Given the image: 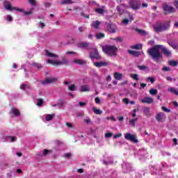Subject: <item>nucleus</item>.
Segmentation results:
<instances>
[{
	"label": "nucleus",
	"instance_id": "nucleus-16",
	"mask_svg": "<svg viewBox=\"0 0 178 178\" xmlns=\"http://www.w3.org/2000/svg\"><path fill=\"white\" fill-rule=\"evenodd\" d=\"M47 63L50 65H53V66H59V65H62V61H55L54 60L49 59L47 60Z\"/></svg>",
	"mask_w": 178,
	"mask_h": 178
},
{
	"label": "nucleus",
	"instance_id": "nucleus-19",
	"mask_svg": "<svg viewBox=\"0 0 178 178\" xmlns=\"http://www.w3.org/2000/svg\"><path fill=\"white\" fill-rule=\"evenodd\" d=\"M95 12L99 15H104L105 13V6H102V8H95Z\"/></svg>",
	"mask_w": 178,
	"mask_h": 178
},
{
	"label": "nucleus",
	"instance_id": "nucleus-32",
	"mask_svg": "<svg viewBox=\"0 0 178 178\" xmlns=\"http://www.w3.org/2000/svg\"><path fill=\"white\" fill-rule=\"evenodd\" d=\"M137 120H138V118H134V119L130 120H129L130 126H131L132 127H136V122H137Z\"/></svg>",
	"mask_w": 178,
	"mask_h": 178
},
{
	"label": "nucleus",
	"instance_id": "nucleus-7",
	"mask_svg": "<svg viewBox=\"0 0 178 178\" xmlns=\"http://www.w3.org/2000/svg\"><path fill=\"white\" fill-rule=\"evenodd\" d=\"M124 138L125 140H128L129 141H131L132 143H138V140H137V136L130 133L125 134Z\"/></svg>",
	"mask_w": 178,
	"mask_h": 178
},
{
	"label": "nucleus",
	"instance_id": "nucleus-9",
	"mask_svg": "<svg viewBox=\"0 0 178 178\" xmlns=\"http://www.w3.org/2000/svg\"><path fill=\"white\" fill-rule=\"evenodd\" d=\"M90 59H101V56L99 55V53H98V50L97 49H94L92 52L89 54Z\"/></svg>",
	"mask_w": 178,
	"mask_h": 178
},
{
	"label": "nucleus",
	"instance_id": "nucleus-31",
	"mask_svg": "<svg viewBox=\"0 0 178 178\" xmlns=\"http://www.w3.org/2000/svg\"><path fill=\"white\" fill-rule=\"evenodd\" d=\"M168 44L170 47H172V48H173V49H177V48H178L177 44L176 43H175V42H173V41H169Z\"/></svg>",
	"mask_w": 178,
	"mask_h": 178
},
{
	"label": "nucleus",
	"instance_id": "nucleus-1",
	"mask_svg": "<svg viewBox=\"0 0 178 178\" xmlns=\"http://www.w3.org/2000/svg\"><path fill=\"white\" fill-rule=\"evenodd\" d=\"M161 48H162V45L158 44L147 50V54H149V56H151L154 60H156V62H158L159 59H162V54L159 51Z\"/></svg>",
	"mask_w": 178,
	"mask_h": 178
},
{
	"label": "nucleus",
	"instance_id": "nucleus-41",
	"mask_svg": "<svg viewBox=\"0 0 178 178\" xmlns=\"http://www.w3.org/2000/svg\"><path fill=\"white\" fill-rule=\"evenodd\" d=\"M138 69H139V70H147V69H148V67H147L146 65H138Z\"/></svg>",
	"mask_w": 178,
	"mask_h": 178
},
{
	"label": "nucleus",
	"instance_id": "nucleus-30",
	"mask_svg": "<svg viewBox=\"0 0 178 178\" xmlns=\"http://www.w3.org/2000/svg\"><path fill=\"white\" fill-rule=\"evenodd\" d=\"M168 91L169 92H172V94H175V95H178V91L176 90V88H169L168 89Z\"/></svg>",
	"mask_w": 178,
	"mask_h": 178
},
{
	"label": "nucleus",
	"instance_id": "nucleus-63",
	"mask_svg": "<svg viewBox=\"0 0 178 178\" xmlns=\"http://www.w3.org/2000/svg\"><path fill=\"white\" fill-rule=\"evenodd\" d=\"M79 106H86V104L85 102H79Z\"/></svg>",
	"mask_w": 178,
	"mask_h": 178
},
{
	"label": "nucleus",
	"instance_id": "nucleus-4",
	"mask_svg": "<svg viewBox=\"0 0 178 178\" xmlns=\"http://www.w3.org/2000/svg\"><path fill=\"white\" fill-rule=\"evenodd\" d=\"M3 6L6 10H17V12H22V10L17 7H12V4L9 1H4Z\"/></svg>",
	"mask_w": 178,
	"mask_h": 178
},
{
	"label": "nucleus",
	"instance_id": "nucleus-20",
	"mask_svg": "<svg viewBox=\"0 0 178 178\" xmlns=\"http://www.w3.org/2000/svg\"><path fill=\"white\" fill-rule=\"evenodd\" d=\"M9 139H10V143H15L17 140V138L16 136H8L4 138L3 141H9Z\"/></svg>",
	"mask_w": 178,
	"mask_h": 178
},
{
	"label": "nucleus",
	"instance_id": "nucleus-57",
	"mask_svg": "<svg viewBox=\"0 0 178 178\" xmlns=\"http://www.w3.org/2000/svg\"><path fill=\"white\" fill-rule=\"evenodd\" d=\"M81 47H82V48H87V47H88V43H81Z\"/></svg>",
	"mask_w": 178,
	"mask_h": 178
},
{
	"label": "nucleus",
	"instance_id": "nucleus-33",
	"mask_svg": "<svg viewBox=\"0 0 178 178\" xmlns=\"http://www.w3.org/2000/svg\"><path fill=\"white\" fill-rule=\"evenodd\" d=\"M131 48L132 49H142L143 48V44H135L134 46H131Z\"/></svg>",
	"mask_w": 178,
	"mask_h": 178
},
{
	"label": "nucleus",
	"instance_id": "nucleus-46",
	"mask_svg": "<svg viewBox=\"0 0 178 178\" xmlns=\"http://www.w3.org/2000/svg\"><path fill=\"white\" fill-rule=\"evenodd\" d=\"M167 81H169L170 83H172V81H176V79L172 78V76H167L166 77Z\"/></svg>",
	"mask_w": 178,
	"mask_h": 178
},
{
	"label": "nucleus",
	"instance_id": "nucleus-11",
	"mask_svg": "<svg viewBox=\"0 0 178 178\" xmlns=\"http://www.w3.org/2000/svg\"><path fill=\"white\" fill-rule=\"evenodd\" d=\"M161 49H162V51L165 56H167V58H170L172 56V51L168 49V48L165 47L163 45H161Z\"/></svg>",
	"mask_w": 178,
	"mask_h": 178
},
{
	"label": "nucleus",
	"instance_id": "nucleus-55",
	"mask_svg": "<svg viewBox=\"0 0 178 178\" xmlns=\"http://www.w3.org/2000/svg\"><path fill=\"white\" fill-rule=\"evenodd\" d=\"M7 20L8 22H12L13 20V18L12 17V15H7Z\"/></svg>",
	"mask_w": 178,
	"mask_h": 178
},
{
	"label": "nucleus",
	"instance_id": "nucleus-10",
	"mask_svg": "<svg viewBox=\"0 0 178 178\" xmlns=\"http://www.w3.org/2000/svg\"><path fill=\"white\" fill-rule=\"evenodd\" d=\"M10 115H12V118H19L20 117V111L17 108L13 107L10 111Z\"/></svg>",
	"mask_w": 178,
	"mask_h": 178
},
{
	"label": "nucleus",
	"instance_id": "nucleus-3",
	"mask_svg": "<svg viewBox=\"0 0 178 178\" xmlns=\"http://www.w3.org/2000/svg\"><path fill=\"white\" fill-rule=\"evenodd\" d=\"M170 27V21H167L164 23H160L159 25H156L154 26V31L156 33H162V31H165Z\"/></svg>",
	"mask_w": 178,
	"mask_h": 178
},
{
	"label": "nucleus",
	"instance_id": "nucleus-48",
	"mask_svg": "<svg viewBox=\"0 0 178 178\" xmlns=\"http://www.w3.org/2000/svg\"><path fill=\"white\" fill-rule=\"evenodd\" d=\"M137 31L139 33V34H141L142 35H147V32H145V31H143L141 29H138Z\"/></svg>",
	"mask_w": 178,
	"mask_h": 178
},
{
	"label": "nucleus",
	"instance_id": "nucleus-50",
	"mask_svg": "<svg viewBox=\"0 0 178 178\" xmlns=\"http://www.w3.org/2000/svg\"><path fill=\"white\" fill-rule=\"evenodd\" d=\"M161 109H162V111H163L164 112H167L168 113H169V112H170V109L167 108L165 107V106H162V107H161Z\"/></svg>",
	"mask_w": 178,
	"mask_h": 178
},
{
	"label": "nucleus",
	"instance_id": "nucleus-39",
	"mask_svg": "<svg viewBox=\"0 0 178 178\" xmlns=\"http://www.w3.org/2000/svg\"><path fill=\"white\" fill-rule=\"evenodd\" d=\"M36 105L38 106H42L44 105V100L42 99H38Z\"/></svg>",
	"mask_w": 178,
	"mask_h": 178
},
{
	"label": "nucleus",
	"instance_id": "nucleus-44",
	"mask_svg": "<svg viewBox=\"0 0 178 178\" xmlns=\"http://www.w3.org/2000/svg\"><path fill=\"white\" fill-rule=\"evenodd\" d=\"M29 3H30V5H32V6H37V2L35 1V0H28Z\"/></svg>",
	"mask_w": 178,
	"mask_h": 178
},
{
	"label": "nucleus",
	"instance_id": "nucleus-52",
	"mask_svg": "<svg viewBox=\"0 0 178 178\" xmlns=\"http://www.w3.org/2000/svg\"><path fill=\"white\" fill-rule=\"evenodd\" d=\"M114 41H118V42H122L123 41V39L120 37L114 38Z\"/></svg>",
	"mask_w": 178,
	"mask_h": 178
},
{
	"label": "nucleus",
	"instance_id": "nucleus-2",
	"mask_svg": "<svg viewBox=\"0 0 178 178\" xmlns=\"http://www.w3.org/2000/svg\"><path fill=\"white\" fill-rule=\"evenodd\" d=\"M102 49L105 54L108 55L109 56H116V54H118V47L112 45L104 46Z\"/></svg>",
	"mask_w": 178,
	"mask_h": 178
},
{
	"label": "nucleus",
	"instance_id": "nucleus-59",
	"mask_svg": "<svg viewBox=\"0 0 178 178\" xmlns=\"http://www.w3.org/2000/svg\"><path fill=\"white\" fill-rule=\"evenodd\" d=\"M74 38H70L68 44H74Z\"/></svg>",
	"mask_w": 178,
	"mask_h": 178
},
{
	"label": "nucleus",
	"instance_id": "nucleus-35",
	"mask_svg": "<svg viewBox=\"0 0 178 178\" xmlns=\"http://www.w3.org/2000/svg\"><path fill=\"white\" fill-rule=\"evenodd\" d=\"M149 92L150 95H156V94H158V90L154 89V88H151L149 90Z\"/></svg>",
	"mask_w": 178,
	"mask_h": 178
},
{
	"label": "nucleus",
	"instance_id": "nucleus-21",
	"mask_svg": "<svg viewBox=\"0 0 178 178\" xmlns=\"http://www.w3.org/2000/svg\"><path fill=\"white\" fill-rule=\"evenodd\" d=\"M106 30L109 31V33H116V29H115V27L112 24H108Z\"/></svg>",
	"mask_w": 178,
	"mask_h": 178
},
{
	"label": "nucleus",
	"instance_id": "nucleus-28",
	"mask_svg": "<svg viewBox=\"0 0 178 178\" xmlns=\"http://www.w3.org/2000/svg\"><path fill=\"white\" fill-rule=\"evenodd\" d=\"M128 52L130 55H133L134 56H140V55H141V53L134 50H128Z\"/></svg>",
	"mask_w": 178,
	"mask_h": 178
},
{
	"label": "nucleus",
	"instance_id": "nucleus-17",
	"mask_svg": "<svg viewBox=\"0 0 178 178\" xmlns=\"http://www.w3.org/2000/svg\"><path fill=\"white\" fill-rule=\"evenodd\" d=\"M53 106H58L59 108H63V106H65V100H63V99H60L57 104H54Z\"/></svg>",
	"mask_w": 178,
	"mask_h": 178
},
{
	"label": "nucleus",
	"instance_id": "nucleus-60",
	"mask_svg": "<svg viewBox=\"0 0 178 178\" xmlns=\"http://www.w3.org/2000/svg\"><path fill=\"white\" fill-rule=\"evenodd\" d=\"M67 4V0H62L60 1V5H66Z\"/></svg>",
	"mask_w": 178,
	"mask_h": 178
},
{
	"label": "nucleus",
	"instance_id": "nucleus-27",
	"mask_svg": "<svg viewBox=\"0 0 178 178\" xmlns=\"http://www.w3.org/2000/svg\"><path fill=\"white\" fill-rule=\"evenodd\" d=\"M46 56H48V58H58V55L54 54L53 53H51L48 50H45Z\"/></svg>",
	"mask_w": 178,
	"mask_h": 178
},
{
	"label": "nucleus",
	"instance_id": "nucleus-5",
	"mask_svg": "<svg viewBox=\"0 0 178 178\" xmlns=\"http://www.w3.org/2000/svg\"><path fill=\"white\" fill-rule=\"evenodd\" d=\"M129 4L134 10H137V9L141 8V3L138 0H130Z\"/></svg>",
	"mask_w": 178,
	"mask_h": 178
},
{
	"label": "nucleus",
	"instance_id": "nucleus-36",
	"mask_svg": "<svg viewBox=\"0 0 178 178\" xmlns=\"http://www.w3.org/2000/svg\"><path fill=\"white\" fill-rule=\"evenodd\" d=\"M92 111H93L94 113H95V115H102V111H101L100 109H98L95 107H94L92 108Z\"/></svg>",
	"mask_w": 178,
	"mask_h": 178
},
{
	"label": "nucleus",
	"instance_id": "nucleus-54",
	"mask_svg": "<svg viewBox=\"0 0 178 178\" xmlns=\"http://www.w3.org/2000/svg\"><path fill=\"white\" fill-rule=\"evenodd\" d=\"M39 26H40V27H41V29H44V27H45V24L42 22H40Z\"/></svg>",
	"mask_w": 178,
	"mask_h": 178
},
{
	"label": "nucleus",
	"instance_id": "nucleus-18",
	"mask_svg": "<svg viewBox=\"0 0 178 178\" xmlns=\"http://www.w3.org/2000/svg\"><path fill=\"white\" fill-rule=\"evenodd\" d=\"M21 90H23L24 91H26L28 92V91H30L31 90V86H29L28 84H22L20 86Z\"/></svg>",
	"mask_w": 178,
	"mask_h": 178
},
{
	"label": "nucleus",
	"instance_id": "nucleus-23",
	"mask_svg": "<svg viewBox=\"0 0 178 178\" xmlns=\"http://www.w3.org/2000/svg\"><path fill=\"white\" fill-rule=\"evenodd\" d=\"M79 91L84 92L86 91H90V86L87 85L82 86L79 88Z\"/></svg>",
	"mask_w": 178,
	"mask_h": 178
},
{
	"label": "nucleus",
	"instance_id": "nucleus-40",
	"mask_svg": "<svg viewBox=\"0 0 178 178\" xmlns=\"http://www.w3.org/2000/svg\"><path fill=\"white\" fill-rule=\"evenodd\" d=\"M68 90L70 91H76V85L75 84H72L68 86Z\"/></svg>",
	"mask_w": 178,
	"mask_h": 178
},
{
	"label": "nucleus",
	"instance_id": "nucleus-62",
	"mask_svg": "<svg viewBox=\"0 0 178 178\" xmlns=\"http://www.w3.org/2000/svg\"><path fill=\"white\" fill-rule=\"evenodd\" d=\"M122 23H123L124 24H129V19H124L122 20Z\"/></svg>",
	"mask_w": 178,
	"mask_h": 178
},
{
	"label": "nucleus",
	"instance_id": "nucleus-45",
	"mask_svg": "<svg viewBox=\"0 0 178 178\" xmlns=\"http://www.w3.org/2000/svg\"><path fill=\"white\" fill-rule=\"evenodd\" d=\"M117 10L119 15H122V13H123V10L122 9V7H120V6H117Z\"/></svg>",
	"mask_w": 178,
	"mask_h": 178
},
{
	"label": "nucleus",
	"instance_id": "nucleus-13",
	"mask_svg": "<svg viewBox=\"0 0 178 178\" xmlns=\"http://www.w3.org/2000/svg\"><path fill=\"white\" fill-rule=\"evenodd\" d=\"M140 102L143 104H152V102H154V99L149 97H146L144 99H140Z\"/></svg>",
	"mask_w": 178,
	"mask_h": 178
},
{
	"label": "nucleus",
	"instance_id": "nucleus-25",
	"mask_svg": "<svg viewBox=\"0 0 178 178\" xmlns=\"http://www.w3.org/2000/svg\"><path fill=\"white\" fill-rule=\"evenodd\" d=\"M99 24H101V22L99 21H94L92 22V27L93 29H95L96 30L99 29Z\"/></svg>",
	"mask_w": 178,
	"mask_h": 178
},
{
	"label": "nucleus",
	"instance_id": "nucleus-34",
	"mask_svg": "<svg viewBox=\"0 0 178 178\" xmlns=\"http://www.w3.org/2000/svg\"><path fill=\"white\" fill-rule=\"evenodd\" d=\"M9 166V163L6 162H3L0 164L1 169H6Z\"/></svg>",
	"mask_w": 178,
	"mask_h": 178
},
{
	"label": "nucleus",
	"instance_id": "nucleus-47",
	"mask_svg": "<svg viewBox=\"0 0 178 178\" xmlns=\"http://www.w3.org/2000/svg\"><path fill=\"white\" fill-rule=\"evenodd\" d=\"M49 152H51V150L44 149L43 150V156H47V155H48V154H49Z\"/></svg>",
	"mask_w": 178,
	"mask_h": 178
},
{
	"label": "nucleus",
	"instance_id": "nucleus-38",
	"mask_svg": "<svg viewBox=\"0 0 178 178\" xmlns=\"http://www.w3.org/2000/svg\"><path fill=\"white\" fill-rule=\"evenodd\" d=\"M168 65H170V66H177V61H176V60H169L168 61Z\"/></svg>",
	"mask_w": 178,
	"mask_h": 178
},
{
	"label": "nucleus",
	"instance_id": "nucleus-51",
	"mask_svg": "<svg viewBox=\"0 0 178 178\" xmlns=\"http://www.w3.org/2000/svg\"><path fill=\"white\" fill-rule=\"evenodd\" d=\"M163 72H170V68L166 67L165 65H164L163 67Z\"/></svg>",
	"mask_w": 178,
	"mask_h": 178
},
{
	"label": "nucleus",
	"instance_id": "nucleus-6",
	"mask_svg": "<svg viewBox=\"0 0 178 178\" xmlns=\"http://www.w3.org/2000/svg\"><path fill=\"white\" fill-rule=\"evenodd\" d=\"M163 9L165 12L164 15H169V13H175L176 12V10L173 7L168 5L166 3L163 4Z\"/></svg>",
	"mask_w": 178,
	"mask_h": 178
},
{
	"label": "nucleus",
	"instance_id": "nucleus-61",
	"mask_svg": "<svg viewBox=\"0 0 178 178\" xmlns=\"http://www.w3.org/2000/svg\"><path fill=\"white\" fill-rule=\"evenodd\" d=\"M174 6L178 9V0L174 1Z\"/></svg>",
	"mask_w": 178,
	"mask_h": 178
},
{
	"label": "nucleus",
	"instance_id": "nucleus-8",
	"mask_svg": "<svg viewBox=\"0 0 178 178\" xmlns=\"http://www.w3.org/2000/svg\"><path fill=\"white\" fill-rule=\"evenodd\" d=\"M58 81V79L55 77L51 78H46L44 80L42 81L41 84L42 86H48V84H51L52 83H56Z\"/></svg>",
	"mask_w": 178,
	"mask_h": 178
},
{
	"label": "nucleus",
	"instance_id": "nucleus-26",
	"mask_svg": "<svg viewBox=\"0 0 178 178\" xmlns=\"http://www.w3.org/2000/svg\"><path fill=\"white\" fill-rule=\"evenodd\" d=\"M143 113L145 116H151L150 108L149 107H145L143 109Z\"/></svg>",
	"mask_w": 178,
	"mask_h": 178
},
{
	"label": "nucleus",
	"instance_id": "nucleus-24",
	"mask_svg": "<svg viewBox=\"0 0 178 178\" xmlns=\"http://www.w3.org/2000/svg\"><path fill=\"white\" fill-rule=\"evenodd\" d=\"M74 63H77V65H86L87 62L84 60L76 58L74 60Z\"/></svg>",
	"mask_w": 178,
	"mask_h": 178
},
{
	"label": "nucleus",
	"instance_id": "nucleus-64",
	"mask_svg": "<svg viewBox=\"0 0 178 178\" xmlns=\"http://www.w3.org/2000/svg\"><path fill=\"white\" fill-rule=\"evenodd\" d=\"M44 6L46 8H49L51 6V3H44Z\"/></svg>",
	"mask_w": 178,
	"mask_h": 178
},
{
	"label": "nucleus",
	"instance_id": "nucleus-29",
	"mask_svg": "<svg viewBox=\"0 0 178 178\" xmlns=\"http://www.w3.org/2000/svg\"><path fill=\"white\" fill-rule=\"evenodd\" d=\"M54 118H55V114H47L45 117V120L46 122H50Z\"/></svg>",
	"mask_w": 178,
	"mask_h": 178
},
{
	"label": "nucleus",
	"instance_id": "nucleus-14",
	"mask_svg": "<svg viewBox=\"0 0 178 178\" xmlns=\"http://www.w3.org/2000/svg\"><path fill=\"white\" fill-rule=\"evenodd\" d=\"M22 11H18L20 13H24V16H30V15H33V11L34 10L33 8H31L29 11H25L24 10L19 8Z\"/></svg>",
	"mask_w": 178,
	"mask_h": 178
},
{
	"label": "nucleus",
	"instance_id": "nucleus-15",
	"mask_svg": "<svg viewBox=\"0 0 178 178\" xmlns=\"http://www.w3.org/2000/svg\"><path fill=\"white\" fill-rule=\"evenodd\" d=\"M94 65L96 67H102L104 66H108V63L104 61L95 62Z\"/></svg>",
	"mask_w": 178,
	"mask_h": 178
},
{
	"label": "nucleus",
	"instance_id": "nucleus-37",
	"mask_svg": "<svg viewBox=\"0 0 178 178\" xmlns=\"http://www.w3.org/2000/svg\"><path fill=\"white\" fill-rule=\"evenodd\" d=\"M105 37V33H98L96 34V38L97 40H101V38H104Z\"/></svg>",
	"mask_w": 178,
	"mask_h": 178
},
{
	"label": "nucleus",
	"instance_id": "nucleus-56",
	"mask_svg": "<svg viewBox=\"0 0 178 178\" xmlns=\"http://www.w3.org/2000/svg\"><path fill=\"white\" fill-rule=\"evenodd\" d=\"M95 102L97 103V104H101V99H99V97H96L95 99Z\"/></svg>",
	"mask_w": 178,
	"mask_h": 178
},
{
	"label": "nucleus",
	"instance_id": "nucleus-22",
	"mask_svg": "<svg viewBox=\"0 0 178 178\" xmlns=\"http://www.w3.org/2000/svg\"><path fill=\"white\" fill-rule=\"evenodd\" d=\"M114 79H115V80H122V79H123V74L119 73V72H115Z\"/></svg>",
	"mask_w": 178,
	"mask_h": 178
},
{
	"label": "nucleus",
	"instance_id": "nucleus-42",
	"mask_svg": "<svg viewBox=\"0 0 178 178\" xmlns=\"http://www.w3.org/2000/svg\"><path fill=\"white\" fill-rule=\"evenodd\" d=\"M131 79H134V80H136V81H138V74H131Z\"/></svg>",
	"mask_w": 178,
	"mask_h": 178
},
{
	"label": "nucleus",
	"instance_id": "nucleus-58",
	"mask_svg": "<svg viewBox=\"0 0 178 178\" xmlns=\"http://www.w3.org/2000/svg\"><path fill=\"white\" fill-rule=\"evenodd\" d=\"M122 101H123V102H124V104H126L127 105L129 104V99H127V98L123 99Z\"/></svg>",
	"mask_w": 178,
	"mask_h": 178
},
{
	"label": "nucleus",
	"instance_id": "nucleus-49",
	"mask_svg": "<svg viewBox=\"0 0 178 178\" xmlns=\"http://www.w3.org/2000/svg\"><path fill=\"white\" fill-rule=\"evenodd\" d=\"M113 136V134L109 132V133H106L105 134V137L106 138H111V137H112Z\"/></svg>",
	"mask_w": 178,
	"mask_h": 178
},
{
	"label": "nucleus",
	"instance_id": "nucleus-53",
	"mask_svg": "<svg viewBox=\"0 0 178 178\" xmlns=\"http://www.w3.org/2000/svg\"><path fill=\"white\" fill-rule=\"evenodd\" d=\"M147 80H149L150 83H155V79L152 78V77H148Z\"/></svg>",
	"mask_w": 178,
	"mask_h": 178
},
{
	"label": "nucleus",
	"instance_id": "nucleus-12",
	"mask_svg": "<svg viewBox=\"0 0 178 178\" xmlns=\"http://www.w3.org/2000/svg\"><path fill=\"white\" fill-rule=\"evenodd\" d=\"M156 119L157 122H163L166 119V117L165 116V113L160 112L157 113Z\"/></svg>",
	"mask_w": 178,
	"mask_h": 178
},
{
	"label": "nucleus",
	"instance_id": "nucleus-43",
	"mask_svg": "<svg viewBox=\"0 0 178 178\" xmlns=\"http://www.w3.org/2000/svg\"><path fill=\"white\" fill-rule=\"evenodd\" d=\"M32 65L34 66V67H37V69H41V67H42V65H41L40 63H33Z\"/></svg>",
	"mask_w": 178,
	"mask_h": 178
}]
</instances>
